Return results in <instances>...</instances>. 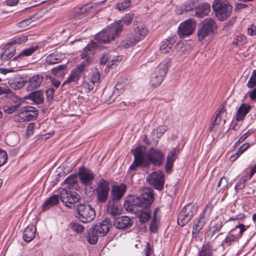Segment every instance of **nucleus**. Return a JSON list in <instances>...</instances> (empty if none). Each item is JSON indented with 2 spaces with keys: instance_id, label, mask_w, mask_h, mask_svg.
<instances>
[{
  "instance_id": "f03ea898",
  "label": "nucleus",
  "mask_w": 256,
  "mask_h": 256,
  "mask_svg": "<svg viewBox=\"0 0 256 256\" xmlns=\"http://www.w3.org/2000/svg\"><path fill=\"white\" fill-rule=\"evenodd\" d=\"M147 28L142 24H134V32L122 42L124 48H129L142 40L148 34Z\"/></svg>"
},
{
  "instance_id": "f257e3e1",
  "label": "nucleus",
  "mask_w": 256,
  "mask_h": 256,
  "mask_svg": "<svg viewBox=\"0 0 256 256\" xmlns=\"http://www.w3.org/2000/svg\"><path fill=\"white\" fill-rule=\"evenodd\" d=\"M154 200V194L152 190H147L140 196H130L126 198L124 206L127 211L136 213L141 224L148 222L151 218V212L149 209Z\"/></svg>"
},
{
  "instance_id": "37998d69",
  "label": "nucleus",
  "mask_w": 256,
  "mask_h": 256,
  "mask_svg": "<svg viewBox=\"0 0 256 256\" xmlns=\"http://www.w3.org/2000/svg\"><path fill=\"white\" fill-rule=\"evenodd\" d=\"M66 68L67 66L66 64L59 65L52 68V73L56 76H62L65 74Z\"/></svg>"
},
{
  "instance_id": "4468645a",
  "label": "nucleus",
  "mask_w": 256,
  "mask_h": 256,
  "mask_svg": "<svg viewBox=\"0 0 256 256\" xmlns=\"http://www.w3.org/2000/svg\"><path fill=\"white\" fill-rule=\"evenodd\" d=\"M80 199V196L76 192L62 188L60 192V200L65 204L66 206L71 208Z\"/></svg>"
},
{
  "instance_id": "6e6552de",
  "label": "nucleus",
  "mask_w": 256,
  "mask_h": 256,
  "mask_svg": "<svg viewBox=\"0 0 256 256\" xmlns=\"http://www.w3.org/2000/svg\"><path fill=\"white\" fill-rule=\"evenodd\" d=\"M164 155L160 150L154 148H150L147 154L144 152V158L147 167H149L150 163L154 166H160L162 164Z\"/></svg>"
},
{
  "instance_id": "473e14b6",
  "label": "nucleus",
  "mask_w": 256,
  "mask_h": 256,
  "mask_svg": "<svg viewBox=\"0 0 256 256\" xmlns=\"http://www.w3.org/2000/svg\"><path fill=\"white\" fill-rule=\"evenodd\" d=\"M210 10V4L207 2H204L196 8L195 14L198 18H203L208 14Z\"/></svg>"
},
{
  "instance_id": "3c124183",
  "label": "nucleus",
  "mask_w": 256,
  "mask_h": 256,
  "mask_svg": "<svg viewBox=\"0 0 256 256\" xmlns=\"http://www.w3.org/2000/svg\"><path fill=\"white\" fill-rule=\"evenodd\" d=\"M168 129V128L166 126H158L156 130H154L152 133L154 135L156 133V137L160 138Z\"/></svg>"
},
{
  "instance_id": "a19ab883",
  "label": "nucleus",
  "mask_w": 256,
  "mask_h": 256,
  "mask_svg": "<svg viewBox=\"0 0 256 256\" xmlns=\"http://www.w3.org/2000/svg\"><path fill=\"white\" fill-rule=\"evenodd\" d=\"M38 49V46H30L28 48L24 50L17 56L14 58V60H17L18 58H22L25 56H31Z\"/></svg>"
},
{
  "instance_id": "39448f33",
  "label": "nucleus",
  "mask_w": 256,
  "mask_h": 256,
  "mask_svg": "<svg viewBox=\"0 0 256 256\" xmlns=\"http://www.w3.org/2000/svg\"><path fill=\"white\" fill-rule=\"evenodd\" d=\"M248 228V226H246L243 224H238L228 232L226 237L222 242V244L223 246H229L233 242H238L243 233Z\"/></svg>"
},
{
  "instance_id": "680f3d73",
  "label": "nucleus",
  "mask_w": 256,
  "mask_h": 256,
  "mask_svg": "<svg viewBox=\"0 0 256 256\" xmlns=\"http://www.w3.org/2000/svg\"><path fill=\"white\" fill-rule=\"evenodd\" d=\"M158 226V222H151L150 226V230L152 233H155L157 232Z\"/></svg>"
},
{
  "instance_id": "b1692460",
  "label": "nucleus",
  "mask_w": 256,
  "mask_h": 256,
  "mask_svg": "<svg viewBox=\"0 0 256 256\" xmlns=\"http://www.w3.org/2000/svg\"><path fill=\"white\" fill-rule=\"evenodd\" d=\"M126 189V186L124 184L113 186L111 190V200L117 201L120 200L124 195Z\"/></svg>"
},
{
  "instance_id": "49530a36",
  "label": "nucleus",
  "mask_w": 256,
  "mask_h": 256,
  "mask_svg": "<svg viewBox=\"0 0 256 256\" xmlns=\"http://www.w3.org/2000/svg\"><path fill=\"white\" fill-rule=\"evenodd\" d=\"M195 6V2L194 0H189L186 2L184 4V10L180 14H183L184 12L192 10Z\"/></svg>"
},
{
  "instance_id": "de8ad7c7",
  "label": "nucleus",
  "mask_w": 256,
  "mask_h": 256,
  "mask_svg": "<svg viewBox=\"0 0 256 256\" xmlns=\"http://www.w3.org/2000/svg\"><path fill=\"white\" fill-rule=\"evenodd\" d=\"M70 228L77 233H80L84 232V227L82 225L77 222H72L70 224Z\"/></svg>"
},
{
  "instance_id": "ea45409f",
  "label": "nucleus",
  "mask_w": 256,
  "mask_h": 256,
  "mask_svg": "<svg viewBox=\"0 0 256 256\" xmlns=\"http://www.w3.org/2000/svg\"><path fill=\"white\" fill-rule=\"evenodd\" d=\"M98 236H100L99 234L92 227L89 230L88 232L87 236V240L88 242L90 244H96L97 243Z\"/></svg>"
},
{
  "instance_id": "13d9d810",
  "label": "nucleus",
  "mask_w": 256,
  "mask_h": 256,
  "mask_svg": "<svg viewBox=\"0 0 256 256\" xmlns=\"http://www.w3.org/2000/svg\"><path fill=\"white\" fill-rule=\"evenodd\" d=\"M223 224L222 221H218L212 227L213 234H214L216 232H218L220 230Z\"/></svg>"
},
{
  "instance_id": "09e8293b",
  "label": "nucleus",
  "mask_w": 256,
  "mask_h": 256,
  "mask_svg": "<svg viewBox=\"0 0 256 256\" xmlns=\"http://www.w3.org/2000/svg\"><path fill=\"white\" fill-rule=\"evenodd\" d=\"M246 42V38L242 34L237 36L233 40L234 44L240 46L244 44Z\"/></svg>"
},
{
  "instance_id": "f8f14e48",
  "label": "nucleus",
  "mask_w": 256,
  "mask_h": 256,
  "mask_svg": "<svg viewBox=\"0 0 256 256\" xmlns=\"http://www.w3.org/2000/svg\"><path fill=\"white\" fill-rule=\"evenodd\" d=\"M100 74L97 68L90 70L88 74L84 78L83 86L86 92L92 90L96 83L99 82Z\"/></svg>"
},
{
  "instance_id": "58836bf2",
  "label": "nucleus",
  "mask_w": 256,
  "mask_h": 256,
  "mask_svg": "<svg viewBox=\"0 0 256 256\" xmlns=\"http://www.w3.org/2000/svg\"><path fill=\"white\" fill-rule=\"evenodd\" d=\"M225 110L224 108H222L218 113L216 114L214 120L212 121V124L210 127L211 132H216L218 128V126L222 120L220 116L221 114L223 113Z\"/></svg>"
},
{
  "instance_id": "9b49d317",
  "label": "nucleus",
  "mask_w": 256,
  "mask_h": 256,
  "mask_svg": "<svg viewBox=\"0 0 256 256\" xmlns=\"http://www.w3.org/2000/svg\"><path fill=\"white\" fill-rule=\"evenodd\" d=\"M99 48V45L96 42L92 41L86 46L80 56L83 60L80 64H83L84 67H87L92 62L93 56L96 50Z\"/></svg>"
},
{
  "instance_id": "2f4dec72",
  "label": "nucleus",
  "mask_w": 256,
  "mask_h": 256,
  "mask_svg": "<svg viewBox=\"0 0 256 256\" xmlns=\"http://www.w3.org/2000/svg\"><path fill=\"white\" fill-rule=\"evenodd\" d=\"M36 228L34 226H28L24 230L23 233V239L26 242H31L35 237Z\"/></svg>"
},
{
  "instance_id": "423d86ee",
  "label": "nucleus",
  "mask_w": 256,
  "mask_h": 256,
  "mask_svg": "<svg viewBox=\"0 0 256 256\" xmlns=\"http://www.w3.org/2000/svg\"><path fill=\"white\" fill-rule=\"evenodd\" d=\"M110 191L109 182L104 178L100 179L94 190L97 202L100 204L106 202L108 198Z\"/></svg>"
},
{
  "instance_id": "4c0bfd02",
  "label": "nucleus",
  "mask_w": 256,
  "mask_h": 256,
  "mask_svg": "<svg viewBox=\"0 0 256 256\" xmlns=\"http://www.w3.org/2000/svg\"><path fill=\"white\" fill-rule=\"evenodd\" d=\"M107 211L113 216L118 215L120 212L118 201L112 200H109L107 206Z\"/></svg>"
},
{
  "instance_id": "a211bd4d",
  "label": "nucleus",
  "mask_w": 256,
  "mask_h": 256,
  "mask_svg": "<svg viewBox=\"0 0 256 256\" xmlns=\"http://www.w3.org/2000/svg\"><path fill=\"white\" fill-rule=\"evenodd\" d=\"M195 28L196 23L193 20H186L180 24L178 34L182 38L188 36L193 33Z\"/></svg>"
},
{
  "instance_id": "4be33fe9",
  "label": "nucleus",
  "mask_w": 256,
  "mask_h": 256,
  "mask_svg": "<svg viewBox=\"0 0 256 256\" xmlns=\"http://www.w3.org/2000/svg\"><path fill=\"white\" fill-rule=\"evenodd\" d=\"M134 18V14L130 12L126 14L120 20L116 21L112 24L116 28V30L120 34L122 30L124 25H130Z\"/></svg>"
},
{
  "instance_id": "4d7b16f0",
  "label": "nucleus",
  "mask_w": 256,
  "mask_h": 256,
  "mask_svg": "<svg viewBox=\"0 0 256 256\" xmlns=\"http://www.w3.org/2000/svg\"><path fill=\"white\" fill-rule=\"evenodd\" d=\"M20 106L19 104L13 105L10 106H8L4 109L5 112L8 114H11L16 111Z\"/></svg>"
},
{
  "instance_id": "8fccbe9b",
  "label": "nucleus",
  "mask_w": 256,
  "mask_h": 256,
  "mask_svg": "<svg viewBox=\"0 0 256 256\" xmlns=\"http://www.w3.org/2000/svg\"><path fill=\"white\" fill-rule=\"evenodd\" d=\"M246 85L249 88H252L256 86V70H254L252 71L251 76L248 80Z\"/></svg>"
},
{
  "instance_id": "c9c22d12",
  "label": "nucleus",
  "mask_w": 256,
  "mask_h": 256,
  "mask_svg": "<svg viewBox=\"0 0 256 256\" xmlns=\"http://www.w3.org/2000/svg\"><path fill=\"white\" fill-rule=\"evenodd\" d=\"M60 199V195L54 194L44 202L42 206L43 210H46L50 208L57 204Z\"/></svg>"
},
{
  "instance_id": "6e6d98bb",
  "label": "nucleus",
  "mask_w": 256,
  "mask_h": 256,
  "mask_svg": "<svg viewBox=\"0 0 256 256\" xmlns=\"http://www.w3.org/2000/svg\"><path fill=\"white\" fill-rule=\"evenodd\" d=\"M66 184L72 186L77 182V178L75 175H70L65 180Z\"/></svg>"
},
{
  "instance_id": "7ed1b4c3",
  "label": "nucleus",
  "mask_w": 256,
  "mask_h": 256,
  "mask_svg": "<svg viewBox=\"0 0 256 256\" xmlns=\"http://www.w3.org/2000/svg\"><path fill=\"white\" fill-rule=\"evenodd\" d=\"M212 8L216 16L220 21L225 20L230 16L232 10V6L224 0H214Z\"/></svg>"
},
{
  "instance_id": "a18cd8bd",
  "label": "nucleus",
  "mask_w": 256,
  "mask_h": 256,
  "mask_svg": "<svg viewBox=\"0 0 256 256\" xmlns=\"http://www.w3.org/2000/svg\"><path fill=\"white\" fill-rule=\"evenodd\" d=\"M15 50L14 48H7L1 55V58L4 61H7L14 55Z\"/></svg>"
},
{
  "instance_id": "5701e85b",
  "label": "nucleus",
  "mask_w": 256,
  "mask_h": 256,
  "mask_svg": "<svg viewBox=\"0 0 256 256\" xmlns=\"http://www.w3.org/2000/svg\"><path fill=\"white\" fill-rule=\"evenodd\" d=\"M10 86L14 89L19 90L26 84L24 78L18 74H14L7 78Z\"/></svg>"
},
{
  "instance_id": "603ef678",
  "label": "nucleus",
  "mask_w": 256,
  "mask_h": 256,
  "mask_svg": "<svg viewBox=\"0 0 256 256\" xmlns=\"http://www.w3.org/2000/svg\"><path fill=\"white\" fill-rule=\"evenodd\" d=\"M130 0H125L124 1L117 4L116 8L120 11L124 10L130 6Z\"/></svg>"
},
{
  "instance_id": "72a5a7b5",
  "label": "nucleus",
  "mask_w": 256,
  "mask_h": 256,
  "mask_svg": "<svg viewBox=\"0 0 256 256\" xmlns=\"http://www.w3.org/2000/svg\"><path fill=\"white\" fill-rule=\"evenodd\" d=\"M64 58V55L60 52L52 53L46 58V62L49 64H54L60 62Z\"/></svg>"
},
{
  "instance_id": "1a4fd4ad",
  "label": "nucleus",
  "mask_w": 256,
  "mask_h": 256,
  "mask_svg": "<svg viewBox=\"0 0 256 256\" xmlns=\"http://www.w3.org/2000/svg\"><path fill=\"white\" fill-rule=\"evenodd\" d=\"M212 204H206L199 218L195 220L192 232L193 237H196L198 233L202 229L206 222V219L208 218L212 212Z\"/></svg>"
},
{
  "instance_id": "5fc2aeb1",
  "label": "nucleus",
  "mask_w": 256,
  "mask_h": 256,
  "mask_svg": "<svg viewBox=\"0 0 256 256\" xmlns=\"http://www.w3.org/2000/svg\"><path fill=\"white\" fill-rule=\"evenodd\" d=\"M7 159L8 156L6 152L0 148V166L6 163Z\"/></svg>"
},
{
  "instance_id": "7c9ffc66",
  "label": "nucleus",
  "mask_w": 256,
  "mask_h": 256,
  "mask_svg": "<svg viewBox=\"0 0 256 256\" xmlns=\"http://www.w3.org/2000/svg\"><path fill=\"white\" fill-rule=\"evenodd\" d=\"M176 42V37L173 36L164 40L161 43L160 50L163 54L168 53L172 50L174 44Z\"/></svg>"
},
{
  "instance_id": "c03bdc74",
  "label": "nucleus",
  "mask_w": 256,
  "mask_h": 256,
  "mask_svg": "<svg viewBox=\"0 0 256 256\" xmlns=\"http://www.w3.org/2000/svg\"><path fill=\"white\" fill-rule=\"evenodd\" d=\"M28 40V37L26 36H20L14 38L10 41L7 45L12 46L13 44H21L26 42Z\"/></svg>"
},
{
  "instance_id": "20e7f679",
  "label": "nucleus",
  "mask_w": 256,
  "mask_h": 256,
  "mask_svg": "<svg viewBox=\"0 0 256 256\" xmlns=\"http://www.w3.org/2000/svg\"><path fill=\"white\" fill-rule=\"evenodd\" d=\"M171 62L170 58H166L156 68L155 72L151 75L150 83L152 86H158L162 83L167 74Z\"/></svg>"
},
{
  "instance_id": "c756f323",
  "label": "nucleus",
  "mask_w": 256,
  "mask_h": 256,
  "mask_svg": "<svg viewBox=\"0 0 256 256\" xmlns=\"http://www.w3.org/2000/svg\"><path fill=\"white\" fill-rule=\"evenodd\" d=\"M42 80L43 77L40 74H35L32 76L28 80L27 90L30 92L39 87Z\"/></svg>"
},
{
  "instance_id": "052dcab7",
  "label": "nucleus",
  "mask_w": 256,
  "mask_h": 256,
  "mask_svg": "<svg viewBox=\"0 0 256 256\" xmlns=\"http://www.w3.org/2000/svg\"><path fill=\"white\" fill-rule=\"evenodd\" d=\"M250 146V144L248 143H246L243 144L240 148H238V150L236 152V154L238 156H240L244 151H246Z\"/></svg>"
},
{
  "instance_id": "774afa93",
  "label": "nucleus",
  "mask_w": 256,
  "mask_h": 256,
  "mask_svg": "<svg viewBox=\"0 0 256 256\" xmlns=\"http://www.w3.org/2000/svg\"><path fill=\"white\" fill-rule=\"evenodd\" d=\"M249 96L252 101L256 100V87L254 88L252 91L248 92Z\"/></svg>"
},
{
  "instance_id": "0e129e2a",
  "label": "nucleus",
  "mask_w": 256,
  "mask_h": 256,
  "mask_svg": "<svg viewBox=\"0 0 256 256\" xmlns=\"http://www.w3.org/2000/svg\"><path fill=\"white\" fill-rule=\"evenodd\" d=\"M254 132V131L252 130H248L245 134H244L240 138V141L244 142L247 138H248Z\"/></svg>"
},
{
  "instance_id": "0eeeda50",
  "label": "nucleus",
  "mask_w": 256,
  "mask_h": 256,
  "mask_svg": "<svg viewBox=\"0 0 256 256\" xmlns=\"http://www.w3.org/2000/svg\"><path fill=\"white\" fill-rule=\"evenodd\" d=\"M76 211L78 218L84 223L90 222L95 218V211L90 204H80L77 206Z\"/></svg>"
},
{
  "instance_id": "412c9836",
  "label": "nucleus",
  "mask_w": 256,
  "mask_h": 256,
  "mask_svg": "<svg viewBox=\"0 0 256 256\" xmlns=\"http://www.w3.org/2000/svg\"><path fill=\"white\" fill-rule=\"evenodd\" d=\"M112 226L110 220L108 218H106L101 222L96 224L92 228L99 234L100 236H106L110 230Z\"/></svg>"
},
{
  "instance_id": "f704fd0d",
  "label": "nucleus",
  "mask_w": 256,
  "mask_h": 256,
  "mask_svg": "<svg viewBox=\"0 0 256 256\" xmlns=\"http://www.w3.org/2000/svg\"><path fill=\"white\" fill-rule=\"evenodd\" d=\"M118 58L110 55L109 53H105L102 54L100 59V64H107V66H112L118 60Z\"/></svg>"
},
{
  "instance_id": "c85d7f7f",
  "label": "nucleus",
  "mask_w": 256,
  "mask_h": 256,
  "mask_svg": "<svg viewBox=\"0 0 256 256\" xmlns=\"http://www.w3.org/2000/svg\"><path fill=\"white\" fill-rule=\"evenodd\" d=\"M26 99H30L36 104H41L44 103V94L41 90H36L31 92L25 96Z\"/></svg>"
},
{
  "instance_id": "f3484780",
  "label": "nucleus",
  "mask_w": 256,
  "mask_h": 256,
  "mask_svg": "<svg viewBox=\"0 0 256 256\" xmlns=\"http://www.w3.org/2000/svg\"><path fill=\"white\" fill-rule=\"evenodd\" d=\"M215 24L212 19H206L201 23V26L198 30V36L200 41H202L206 36L213 32Z\"/></svg>"
},
{
  "instance_id": "bf43d9fd",
  "label": "nucleus",
  "mask_w": 256,
  "mask_h": 256,
  "mask_svg": "<svg viewBox=\"0 0 256 256\" xmlns=\"http://www.w3.org/2000/svg\"><path fill=\"white\" fill-rule=\"evenodd\" d=\"M55 90L52 88H50L46 91V95L47 97V100L50 102L52 100L54 96Z\"/></svg>"
},
{
  "instance_id": "a878e982",
  "label": "nucleus",
  "mask_w": 256,
  "mask_h": 256,
  "mask_svg": "<svg viewBox=\"0 0 256 256\" xmlns=\"http://www.w3.org/2000/svg\"><path fill=\"white\" fill-rule=\"evenodd\" d=\"M38 114V110H35L34 113H32L24 110L14 117V120L18 122L34 120L37 118Z\"/></svg>"
},
{
  "instance_id": "2eb2a0df",
  "label": "nucleus",
  "mask_w": 256,
  "mask_h": 256,
  "mask_svg": "<svg viewBox=\"0 0 256 256\" xmlns=\"http://www.w3.org/2000/svg\"><path fill=\"white\" fill-rule=\"evenodd\" d=\"M134 160L132 164L130 166L128 172H132L131 176H132L134 174V171L137 168L142 166L143 168H148L146 164L144 162V152L142 148H136L133 154Z\"/></svg>"
},
{
  "instance_id": "bb28decb",
  "label": "nucleus",
  "mask_w": 256,
  "mask_h": 256,
  "mask_svg": "<svg viewBox=\"0 0 256 256\" xmlns=\"http://www.w3.org/2000/svg\"><path fill=\"white\" fill-rule=\"evenodd\" d=\"M78 176L81 182L86 186L91 185L94 178V174L88 170L80 171Z\"/></svg>"
},
{
  "instance_id": "79ce46f5",
  "label": "nucleus",
  "mask_w": 256,
  "mask_h": 256,
  "mask_svg": "<svg viewBox=\"0 0 256 256\" xmlns=\"http://www.w3.org/2000/svg\"><path fill=\"white\" fill-rule=\"evenodd\" d=\"M212 246L209 243H207L202 246L198 256H212Z\"/></svg>"
},
{
  "instance_id": "9d476101",
  "label": "nucleus",
  "mask_w": 256,
  "mask_h": 256,
  "mask_svg": "<svg viewBox=\"0 0 256 256\" xmlns=\"http://www.w3.org/2000/svg\"><path fill=\"white\" fill-rule=\"evenodd\" d=\"M113 24L107 27L102 32L97 34L95 36L96 40L98 42L108 43L114 40L120 34L115 28Z\"/></svg>"
},
{
  "instance_id": "e433bc0d",
  "label": "nucleus",
  "mask_w": 256,
  "mask_h": 256,
  "mask_svg": "<svg viewBox=\"0 0 256 256\" xmlns=\"http://www.w3.org/2000/svg\"><path fill=\"white\" fill-rule=\"evenodd\" d=\"M87 10L86 6L75 8L71 11L70 17L72 19H80L84 16Z\"/></svg>"
},
{
  "instance_id": "69168bd1",
  "label": "nucleus",
  "mask_w": 256,
  "mask_h": 256,
  "mask_svg": "<svg viewBox=\"0 0 256 256\" xmlns=\"http://www.w3.org/2000/svg\"><path fill=\"white\" fill-rule=\"evenodd\" d=\"M12 92L11 90L6 87H2L0 86V96L2 94L8 95Z\"/></svg>"
},
{
  "instance_id": "6ab92c4d",
  "label": "nucleus",
  "mask_w": 256,
  "mask_h": 256,
  "mask_svg": "<svg viewBox=\"0 0 256 256\" xmlns=\"http://www.w3.org/2000/svg\"><path fill=\"white\" fill-rule=\"evenodd\" d=\"M83 64H80L76 68H73L69 74L68 77L64 82L62 86L70 84L72 82L76 84L80 80L82 74L84 72L86 67Z\"/></svg>"
},
{
  "instance_id": "338daca9",
  "label": "nucleus",
  "mask_w": 256,
  "mask_h": 256,
  "mask_svg": "<svg viewBox=\"0 0 256 256\" xmlns=\"http://www.w3.org/2000/svg\"><path fill=\"white\" fill-rule=\"evenodd\" d=\"M244 217V214H240L238 215L234 216L230 218L226 222L231 221V220H242Z\"/></svg>"
},
{
  "instance_id": "393cba45",
  "label": "nucleus",
  "mask_w": 256,
  "mask_h": 256,
  "mask_svg": "<svg viewBox=\"0 0 256 256\" xmlns=\"http://www.w3.org/2000/svg\"><path fill=\"white\" fill-rule=\"evenodd\" d=\"M179 152V148H175L172 149L168 154L165 164L166 171L167 173L170 172L173 166L174 162L176 159Z\"/></svg>"
},
{
  "instance_id": "e2e57ef3",
  "label": "nucleus",
  "mask_w": 256,
  "mask_h": 256,
  "mask_svg": "<svg viewBox=\"0 0 256 256\" xmlns=\"http://www.w3.org/2000/svg\"><path fill=\"white\" fill-rule=\"evenodd\" d=\"M34 127V122H30L28 124L26 132V134L27 136H30L33 134Z\"/></svg>"
},
{
  "instance_id": "864d4df0",
  "label": "nucleus",
  "mask_w": 256,
  "mask_h": 256,
  "mask_svg": "<svg viewBox=\"0 0 256 256\" xmlns=\"http://www.w3.org/2000/svg\"><path fill=\"white\" fill-rule=\"evenodd\" d=\"M246 180V178H242L238 182H236L234 189L236 191L243 189L245 186V182Z\"/></svg>"
},
{
  "instance_id": "ddd939ff",
  "label": "nucleus",
  "mask_w": 256,
  "mask_h": 256,
  "mask_svg": "<svg viewBox=\"0 0 256 256\" xmlns=\"http://www.w3.org/2000/svg\"><path fill=\"white\" fill-rule=\"evenodd\" d=\"M196 212V208L188 204L184 206L178 218V225L184 226L192 218Z\"/></svg>"
},
{
  "instance_id": "dca6fc26",
  "label": "nucleus",
  "mask_w": 256,
  "mask_h": 256,
  "mask_svg": "<svg viewBox=\"0 0 256 256\" xmlns=\"http://www.w3.org/2000/svg\"><path fill=\"white\" fill-rule=\"evenodd\" d=\"M146 180L155 189L161 190L164 185V174L160 170L153 172L147 176Z\"/></svg>"
},
{
  "instance_id": "aec40b11",
  "label": "nucleus",
  "mask_w": 256,
  "mask_h": 256,
  "mask_svg": "<svg viewBox=\"0 0 256 256\" xmlns=\"http://www.w3.org/2000/svg\"><path fill=\"white\" fill-rule=\"evenodd\" d=\"M133 220L126 216L116 218L114 220L115 228L121 230H126L130 228L133 225Z\"/></svg>"
},
{
  "instance_id": "cd10ccee",
  "label": "nucleus",
  "mask_w": 256,
  "mask_h": 256,
  "mask_svg": "<svg viewBox=\"0 0 256 256\" xmlns=\"http://www.w3.org/2000/svg\"><path fill=\"white\" fill-rule=\"evenodd\" d=\"M252 106L248 104H242L238 108L235 116L236 121L240 122L244 120L246 114L249 112Z\"/></svg>"
}]
</instances>
